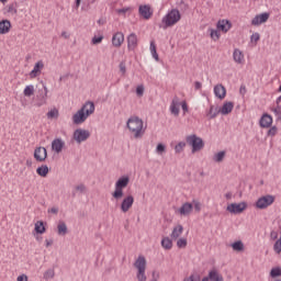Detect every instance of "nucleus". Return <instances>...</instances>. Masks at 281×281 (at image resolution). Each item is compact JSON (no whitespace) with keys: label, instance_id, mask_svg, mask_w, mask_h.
Listing matches in <instances>:
<instances>
[{"label":"nucleus","instance_id":"obj_6","mask_svg":"<svg viewBox=\"0 0 281 281\" xmlns=\"http://www.w3.org/2000/svg\"><path fill=\"white\" fill-rule=\"evenodd\" d=\"M187 144L192 147V153H199V150H203L205 143H203V138L196 135L187 136Z\"/></svg>","mask_w":281,"mask_h":281},{"label":"nucleus","instance_id":"obj_38","mask_svg":"<svg viewBox=\"0 0 281 281\" xmlns=\"http://www.w3.org/2000/svg\"><path fill=\"white\" fill-rule=\"evenodd\" d=\"M209 32L212 41H218V38H221V33L218 32V30L209 29Z\"/></svg>","mask_w":281,"mask_h":281},{"label":"nucleus","instance_id":"obj_52","mask_svg":"<svg viewBox=\"0 0 281 281\" xmlns=\"http://www.w3.org/2000/svg\"><path fill=\"white\" fill-rule=\"evenodd\" d=\"M183 281H199V276L191 274L190 277L186 278Z\"/></svg>","mask_w":281,"mask_h":281},{"label":"nucleus","instance_id":"obj_5","mask_svg":"<svg viewBox=\"0 0 281 281\" xmlns=\"http://www.w3.org/2000/svg\"><path fill=\"white\" fill-rule=\"evenodd\" d=\"M181 21V12L177 9H172L169 11L164 18H162V23H164V29L166 30L167 27H172V25H177Z\"/></svg>","mask_w":281,"mask_h":281},{"label":"nucleus","instance_id":"obj_63","mask_svg":"<svg viewBox=\"0 0 281 281\" xmlns=\"http://www.w3.org/2000/svg\"><path fill=\"white\" fill-rule=\"evenodd\" d=\"M61 37L68 40L69 38V33H67V31H63L61 32Z\"/></svg>","mask_w":281,"mask_h":281},{"label":"nucleus","instance_id":"obj_37","mask_svg":"<svg viewBox=\"0 0 281 281\" xmlns=\"http://www.w3.org/2000/svg\"><path fill=\"white\" fill-rule=\"evenodd\" d=\"M220 113V110L214 108V105H211L210 106V110H209V113H207V116L210 120H214V117H216V115H218Z\"/></svg>","mask_w":281,"mask_h":281},{"label":"nucleus","instance_id":"obj_61","mask_svg":"<svg viewBox=\"0 0 281 281\" xmlns=\"http://www.w3.org/2000/svg\"><path fill=\"white\" fill-rule=\"evenodd\" d=\"M46 247H52L54 245V240L53 239H46Z\"/></svg>","mask_w":281,"mask_h":281},{"label":"nucleus","instance_id":"obj_17","mask_svg":"<svg viewBox=\"0 0 281 281\" xmlns=\"http://www.w3.org/2000/svg\"><path fill=\"white\" fill-rule=\"evenodd\" d=\"M124 43V33L122 32H116L113 36H112V45L113 47H122Z\"/></svg>","mask_w":281,"mask_h":281},{"label":"nucleus","instance_id":"obj_33","mask_svg":"<svg viewBox=\"0 0 281 281\" xmlns=\"http://www.w3.org/2000/svg\"><path fill=\"white\" fill-rule=\"evenodd\" d=\"M57 234L59 236H65L67 234V224L65 222H59L57 225Z\"/></svg>","mask_w":281,"mask_h":281},{"label":"nucleus","instance_id":"obj_64","mask_svg":"<svg viewBox=\"0 0 281 281\" xmlns=\"http://www.w3.org/2000/svg\"><path fill=\"white\" fill-rule=\"evenodd\" d=\"M225 199H227V200L232 199V193L231 192L226 193Z\"/></svg>","mask_w":281,"mask_h":281},{"label":"nucleus","instance_id":"obj_18","mask_svg":"<svg viewBox=\"0 0 281 281\" xmlns=\"http://www.w3.org/2000/svg\"><path fill=\"white\" fill-rule=\"evenodd\" d=\"M261 128H270L273 124V117L269 114H263L259 121Z\"/></svg>","mask_w":281,"mask_h":281},{"label":"nucleus","instance_id":"obj_55","mask_svg":"<svg viewBox=\"0 0 281 281\" xmlns=\"http://www.w3.org/2000/svg\"><path fill=\"white\" fill-rule=\"evenodd\" d=\"M77 192H85V190H87V188L85 187V184H79L76 187Z\"/></svg>","mask_w":281,"mask_h":281},{"label":"nucleus","instance_id":"obj_13","mask_svg":"<svg viewBox=\"0 0 281 281\" xmlns=\"http://www.w3.org/2000/svg\"><path fill=\"white\" fill-rule=\"evenodd\" d=\"M34 159H36L40 162L45 161V159H47V149L45 147L35 148Z\"/></svg>","mask_w":281,"mask_h":281},{"label":"nucleus","instance_id":"obj_16","mask_svg":"<svg viewBox=\"0 0 281 281\" xmlns=\"http://www.w3.org/2000/svg\"><path fill=\"white\" fill-rule=\"evenodd\" d=\"M267 21H269V13H260L251 20V25H262V23H267Z\"/></svg>","mask_w":281,"mask_h":281},{"label":"nucleus","instance_id":"obj_59","mask_svg":"<svg viewBox=\"0 0 281 281\" xmlns=\"http://www.w3.org/2000/svg\"><path fill=\"white\" fill-rule=\"evenodd\" d=\"M49 214H58V207H52L48 210Z\"/></svg>","mask_w":281,"mask_h":281},{"label":"nucleus","instance_id":"obj_1","mask_svg":"<svg viewBox=\"0 0 281 281\" xmlns=\"http://www.w3.org/2000/svg\"><path fill=\"white\" fill-rule=\"evenodd\" d=\"M93 113H95V104L92 101H87L81 109L72 115V123L76 125L85 124Z\"/></svg>","mask_w":281,"mask_h":281},{"label":"nucleus","instance_id":"obj_7","mask_svg":"<svg viewBox=\"0 0 281 281\" xmlns=\"http://www.w3.org/2000/svg\"><path fill=\"white\" fill-rule=\"evenodd\" d=\"M276 196L268 194L259 198L255 205L257 210H267V207H269V205H273Z\"/></svg>","mask_w":281,"mask_h":281},{"label":"nucleus","instance_id":"obj_2","mask_svg":"<svg viewBox=\"0 0 281 281\" xmlns=\"http://www.w3.org/2000/svg\"><path fill=\"white\" fill-rule=\"evenodd\" d=\"M126 127L133 135L134 139H142L146 134V127H144V120L139 116H131L126 122Z\"/></svg>","mask_w":281,"mask_h":281},{"label":"nucleus","instance_id":"obj_45","mask_svg":"<svg viewBox=\"0 0 281 281\" xmlns=\"http://www.w3.org/2000/svg\"><path fill=\"white\" fill-rule=\"evenodd\" d=\"M157 155H164L166 153V145L159 143L156 147Z\"/></svg>","mask_w":281,"mask_h":281},{"label":"nucleus","instance_id":"obj_28","mask_svg":"<svg viewBox=\"0 0 281 281\" xmlns=\"http://www.w3.org/2000/svg\"><path fill=\"white\" fill-rule=\"evenodd\" d=\"M209 279L211 281H223V276H221L216 270H211L209 272Z\"/></svg>","mask_w":281,"mask_h":281},{"label":"nucleus","instance_id":"obj_40","mask_svg":"<svg viewBox=\"0 0 281 281\" xmlns=\"http://www.w3.org/2000/svg\"><path fill=\"white\" fill-rule=\"evenodd\" d=\"M54 276H56L54 269H48L44 272V280H52L54 279Z\"/></svg>","mask_w":281,"mask_h":281},{"label":"nucleus","instance_id":"obj_23","mask_svg":"<svg viewBox=\"0 0 281 281\" xmlns=\"http://www.w3.org/2000/svg\"><path fill=\"white\" fill-rule=\"evenodd\" d=\"M233 59L237 65H243V63H245V54H243V50L235 48L233 52Z\"/></svg>","mask_w":281,"mask_h":281},{"label":"nucleus","instance_id":"obj_48","mask_svg":"<svg viewBox=\"0 0 281 281\" xmlns=\"http://www.w3.org/2000/svg\"><path fill=\"white\" fill-rule=\"evenodd\" d=\"M102 41H104V36H94V37H92V41H91V43H92V45H100V43H102Z\"/></svg>","mask_w":281,"mask_h":281},{"label":"nucleus","instance_id":"obj_44","mask_svg":"<svg viewBox=\"0 0 281 281\" xmlns=\"http://www.w3.org/2000/svg\"><path fill=\"white\" fill-rule=\"evenodd\" d=\"M270 276L272 278H280L281 276V268H272L271 271H270Z\"/></svg>","mask_w":281,"mask_h":281},{"label":"nucleus","instance_id":"obj_14","mask_svg":"<svg viewBox=\"0 0 281 281\" xmlns=\"http://www.w3.org/2000/svg\"><path fill=\"white\" fill-rule=\"evenodd\" d=\"M63 148H65V140L63 138H55L52 142V150L56 153L57 155H60L63 153Z\"/></svg>","mask_w":281,"mask_h":281},{"label":"nucleus","instance_id":"obj_60","mask_svg":"<svg viewBox=\"0 0 281 281\" xmlns=\"http://www.w3.org/2000/svg\"><path fill=\"white\" fill-rule=\"evenodd\" d=\"M194 87L199 91V89H201L203 87V83H201V81H195Z\"/></svg>","mask_w":281,"mask_h":281},{"label":"nucleus","instance_id":"obj_50","mask_svg":"<svg viewBox=\"0 0 281 281\" xmlns=\"http://www.w3.org/2000/svg\"><path fill=\"white\" fill-rule=\"evenodd\" d=\"M258 41H260V33H254L251 36H250V42L251 43H255V45L258 43Z\"/></svg>","mask_w":281,"mask_h":281},{"label":"nucleus","instance_id":"obj_30","mask_svg":"<svg viewBox=\"0 0 281 281\" xmlns=\"http://www.w3.org/2000/svg\"><path fill=\"white\" fill-rule=\"evenodd\" d=\"M149 49L153 58H155V60L159 63V54H157V46L155 45V41L150 42Z\"/></svg>","mask_w":281,"mask_h":281},{"label":"nucleus","instance_id":"obj_58","mask_svg":"<svg viewBox=\"0 0 281 281\" xmlns=\"http://www.w3.org/2000/svg\"><path fill=\"white\" fill-rule=\"evenodd\" d=\"M8 12H10L11 14H16V9L14 8V5H10Z\"/></svg>","mask_w":281,"mask_h":281},{"label":"nucleus","instance_id":"obj_62","mask_svg":"<svg viewBox=\"0 0 281 281\" xmlns=\"http://www.w3.org/2000/svg\"><path fill=\"white\" fill-rule=\"evenodd\" d=\"M18 281H27V277L25 274L19 276Z\"/></svg>","mask_w":281,"mask_h":281},{"label":"nucleus","instance_id":"obj_19","mask_svg":"<svg viewBox=\"0 0 281 281\" xmlns=\"http://www.w3.org/2000/svg\"><path fill=\"white\" fill-rule=\"evenodd\" d=\"M216 27L220 32H224V34H227L228 30H232V22L228 20H220L216 24Z\"/></svg>","mask_w":281,"mask_h":281},{"label":"nucleus","instance_id":"obj_9","mask_svg":"<svg viewBox=\"0 0 281 281\" xmlns=\"http://www.w3.org/2000/svg\"><path fill=\"white\" fill-rule=\"evenodd\" d=\"M246 210H247V203L245 202L231 203L226 207V211L229 212V214H243V212Z\"/></svg>","mask_w":281,"mask_h":281},{"label":"nucleus","instance_id":"obj_24","mask_svg":"<svg viewBox=\"0 0 281 281\" xmlns=\"http://www.w3.org/2000/svg\"><path fill=\"white\" fill-rule=\"evenodd\" d=\"M234 111V102H225L223 106L220 109V113L222 115H229Z\"/></svg>","mask_w":281,"mask_h":281},{"label":"nucleus","instance_id":"obj_34","mask_svg":"<svg viewBox=\"0 0 281 281\" xmlns=\"http://www.w3.org/2000/svg\"><path fill=\"white\" fill-rule=\"evenodd\" d=\"M161 247L167 250L172 249V239H170L169 237H164L161 239Z\"/></svg>","mask_w":281,"mask_h":281},{"label":"nucleus","instance_id":"obj_11","mask_svg":"<svg viewBox=\"0 0 281 281\" xmlns=\"http://www.w3.org/2000/svg\"><path fill=\"white\" fill-rule=\"evenodd\" d=\"M138 14L145 19V21H148V19L153 18V8H150L149 4H140L138 7Z\"/></svg>","mask_w":281,"mask_h":281},{"label":"nucleus","instance_id":"obj_15","mask_svg":"<svg viewBox=\"0 0 281 281\" xmlns=\"http://www.w3.org/2000/svg\"><path fill=\"white\" fill-rule=\"evenodd\" d=\"M43 69H45V64L43 63V60H38L33 70L30 72V78H38V76H41Z\"/></svg>","mask_w":281,"mask_h":281},{"label":"nucleus","instance_id":"obj_56","mask_svg":"<svg viewBox=\"0 0 281 281\" xmlns=\"http://www.w3.org/2000/svg\"><path fill=\"white\" fill-rule=\"evenodd\" d=\"M181 106H182L183 113H188V103H187L186 101H183V102L181 103Z\"/></svg>","mask_w":281,"mask_h":281},{"label":"nucleus","instance_id":"obj_8","mask_svg":"<svg viewBox=\"0 0 281 281\" xmlns=\"http://www.w3.org/2000/svg\"><path fill=\"white\" fill-rule=\"evenodd\" d=\"M90 137L91 133L89 130L77 128L72 134V138L77 144H82V142H87Z\"/></svg>","mask_w":281,"mask_h":281},{"label":"nucleus","instance_id":"obj_32","mask_svg":"<svg viewBox=\"0 0 281 281\" xmlns=\"http://www.w3.org/2000/svg\"><path fill=\"white\" fill-rule=\"evenodd\" d=\"M60 113L58 112V109L53 108L50 111L46 113V116L48 120H58V116Z\"/></svg>","mask_w":281,"mask_h":281},{"label":"nucleus","instance_id":"obj_31","mask_svg":"<svg viewBox=\"0 0 281 281\" xmlns=\"http://www.w3.org/2000/svg\"><path fill=\"white\" fill-rule=\"evenodd\" d=\"M34 91H35L34 85H29V86H26V87L24 88V90H23V95H24L25 98H32V95H34Z\"/></svg>","mask_w":281,"mask_h":281},{"label":"nucleus","instance_id":"obj_22","mask_svg":"<svg viewBox=\"0 0 281 281\" xmlns=\"http://www.w3.org/2000/svg\"><path fill=\"white\" fill-rule=\"evenodd\" d=\"M43 89L44 91H38V95H37V99L40 100L38 103H37V106H43V104H47V93H48V90H47V86L43 85Z\"/></svg>","mask_w":281,"mask_h":281},{"label":"nucleus","instance_id":"obj_26","mask_svg":"<svg viewBox=\"0 0 281 281\" xmlns=\"http://www.w3.org/2000/svg\"><path fill=\"white\" fill-rule=\"evenodd\" d=\"M181 234H183V226L179 224L171 232V240H177L181 236Z\"/></svg>","mask_w":281,"mask_h":281},{"label":"nucleus","instance_id":"obj_47","mask_svg":"<svg viewBox=\"0 0 281 281\" xmlns=\"http://www.w3.org/2000/svg\"><path fill=\"white\" fill-rule=\"evenodd\" d=\"M268 137H276L278 135V127L277 126H272L268 133H267Z\"/></svg>","mask_w":281,"mask_h":281},{"label":"nucleus","instance_id":"obj_51","mask_svg":"<svg viewBox=\"0 0 281 281\" xmlns=\"http://www.w3.org/2000/svg\"><path fill=\"white\" fill-rule=\"evenodd\" d=\"M272 112L274 113L277 120H281V108L278 105L277 108L272 109Z\"/></svg>","mask_w":281,"mask_h":281},{"label":"nucleus","instance_id":"obj_53","mask_svg":"<svg viewBox=\"0 0 281 281\" xmlns=\"http://www.w3.org/2000/svg\"><path fill=\"white\" fill-rule=\"evenodd\" d=\"M136 94L139 97L144 95V86H138L136 88Z\"/></svg>","mask_w":281,"mask_h":281},{"label":"nucleus","instance_id":"obj_29","mask_svg":"<svg viewBox=\"0 0 281 281\" xmlns=\"http://www.w3.org/2000/svg\"><path fill=\"white\" fill-rule=\"evenodd\" d=\"M36 172L40 177H47V175H49V167H47V165H42L36 169Z\"/></svg>","mask_w":281,"mask_h":281},{"label":"nucleus","instance_id":"obj_3","mask_svg":"<svg viewBox=\"0 0 281 281\" xmlns=\"http://www.w3.org/2000/svg\"><path fill=\"white\" fill-rule=\"evenodd\" d=\"M131 178H128L127 176L119 178V180L115 182V190L112 193L113 199L120 201V199L124 196V188L128 187Z\"/></svg>","mask_w":281,"mask_h":281},{"label":"nucleus","instance_id":"obj_36","mask_svg":"<svg viewBox=\"0 0 281 281\" xmlns=\"http://www.w3.org/2000/svg\"><path fill=\"white\" fill-rule=\"evenodd\" d=\"M35 232L36 234H45V224L43 221H37L35 223Z\"/></svg>","mask_w":281,"mask_h":281},{"label":"nucleus","instance_id":"obj_57","mask_svg":"<svg viewBox=\"0 0 281 281\" xmlns=\"http://www.w3.org/2000/svg\"><path fill=\"white\" fill-rule=\"evenodd\" d=\"M239 93H240L241 95H245V93H247V88H246L245 86H240V88H239Z\"/></svg>","mask_w":281,"mask_h":281},{"label":"nucleus","instance_id":"obj_25","mask_svg":"<svg viewBox=\"0 0 281 281\" xmlns=\"http://www.w3.org/2000/svg\"><path fill=\"white\" fill-rule=\"evenodd\" d=\"M180 105H181V103L179 102V99L177 97H175L170 104V112L172 113V115H176V116L179 115V106Z\"/></svg>","mask_w":281,"mask_h":281},{"label":"nucleus","instance_id":"obj_10","mask_svg":"<svg viewBox=\"0 0 281 281\" xmlns=\"http://www.w3.org/2000/svg\"><path fill=\"white\" fill-rule=\"evenodd\" d=\"M133 203H135V198L133 195H126L121 202V212L126 214L133 207Z\"/></svg>","mask_w":281,"mask_h":281},{"label":"nucleus","instance_id":"obj_12","mask_svg":"<svg viewBox=\"0 0 281 281\" xmlns=\"http://www.w3.org/2000/svg\"><path fill=\"white\" fill-rule=\"evenodd\" d=\"M192 210H194L192 203L186 202L176 211V214H179L180 216H190V214H192Z\"/></svg>","mask_w":281,"mask_h":281},{"label":"nucleus","instance_id":"obj_43","mask_svg":"<svg viewBox=\"0 0 281 281\" xmlns=\"http://www.w3.org/2000/svg\"><path fill=\"white\" fill-rule=\"evenodd\" d=\"M177 247H179V249H186V247H188V239L186 238L178 239Z\"/></svg>","mask_w":281,"mask_h":281},{"label":"nucleus","instance_id":"obj_35","mask_svg":"<svg viewBox=\"0 0 281 281\" xmlns=\"http://www.w3.org/2000/svg\"><path fill=\"white\" fill-rule=\"evenodd\" d=\"M116 13L121 14V16H126V14L131 15L133 13V7L116 9Z\"/></svg>","mask_w":281,"mask_h":281},{"label":"nucleus","instance_id":"obj_21","mask_svg":"<svg viewBox=\"0 0 281 281\" xmlns=\"http://www.w3.org/2000/svg\"><path fill=\"white\" fill-rule=\"evenodd\" d=\"M214 94L220 100H225V95H227V90L225 89V87L223 85H216L214 87Z\"/></svg>","mask_w":281,"mask_h":281},{"label":"nucleus","instance_id":"obj_46","mask_svg":"<svg viewBox=\"0 0 281 281\" xmlns=\"http://www.w3.org/2000/svg\"><path fill=\"white\" fill-rule=\"evenodd\" d=\"M191 204L194 207L195 212H201L203 205L198 200H193Z\"/></svg>","mask_w":281,"mask_h":281},{"label":"nucleus","instance_id":"obj_20","mask_svg":"<svg viewBox=\"0 0 281 281\" xmlns=\"http://www.w3.org/2000/svg\"><path fill=\"white\" fill-rule=\"evenodd\" d=\"M137 48V35L135 33H131L127 36V49L131 52L135 50Z\"/></svg>","mask_w":281,"mask_h":281},{"label":"nucleus","instance_id":"obj_42","mask_svg":"<svg viewBox=\"0 0 281 281\" xmlns=\"http://www.w3.org/2000/svg\"><path fill=\"white\" fill-rule=\"evenodd\" d=\"M183 148H186V143L184 142H180L175 146V151L177 155L183 153Z\"/></svg>","mask_w":281,"mask_h":281},{"label":"nucleus","instance_id":"obj_49","mask_svg":"<svg viewBox=\"0 0 281 281\" xmlns=\"http://www.w3.org/2000/svg\"><path fill=\"white\" fill-rule=\"evenodd\" d=\"M273 250L276 251V254H281V237L276 241Z\"/></svg>","mask_w":281,"mask_h":281},{"label":"nucleus","instance_id":"obj_27","mask_svg":"<svg viewBox=\"0 0 281 281\" xmlns=\"http://www.w3.org/2000/svg\"><path fill=\"white\" fill-rule=\"evenodd\" d=\"M10 27H12V23L9 20H2L0 22V34H8Z\"/></svg>","mask_w":281,"mask_h":281},{"label":"nucleus","instance_id":"obj_39","mask_svg":"<svg viewBox=\"0 0 281 281\" xmlns=\"http://www.w3.org/2000/svg\"><path fill=\"white\" fill-rule=\"evenodd\" d=\"M232 248L234 249V251H243V249H245V245L243 244V241H235L234 244H232Z\"/></svg>","mask_w":281,"mask_h":281},{"label":"nucleus","instance_id":"obj_4","mask_svg":"<svg viewBox=\"0 0 281 281\" xmlns=\"http://www.w3.org/2000/svg\"><path fill=\"white\" fill-rule=\"evenodd\" d=\"M134 267L136 271V278L138 281H147L146 277V257L139 255L138 258L134 262Z\"/></svg>","mask_w":281,"mask_h":281},{"label":"nucleus","instance_id":"obj_41","mask_svg":"<svg viewBox=\"0 0 281 281\" xmlns=\"http://www.w3.org/2000/svg\"><path fill=\"white\" fill-rule=\"evenodd\" d=\"M225 159V151H220L214 155L213 160L216 161L217 164H221Z\"/></svg>","mask_w":281,"mask_h":281},{"label":"nucleus","instance_id":"obj_54","mask_svg":"<svg viewBox=\"0 0 281 281\" xmlns=\"http://www.w3.org/2000/svg\"><path fill=\"white\" fill-rule=\"evenodd\" d=\"M119 67H120V71L124 76V74H126V64L121 63Z\"/></svg>","mask_w":281,"mask_h":281}]
</instances>
